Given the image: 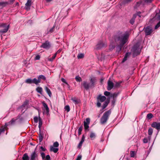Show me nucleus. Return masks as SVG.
Here are the masks:
<instances>
[{
  "label": "nucleus",
  "instance_id": "nucleus-1",
  "mask_svg": "<svg viewBox=\"0 0 160 160\" xmlns=\"http://www.w3.org/2000/svg\"><path fill=\"white\" fill-rule=\"evenodd\" d=\"M129 36V34L128 32H118L112 37L110 46H112V48H114L115 46V42L118 43L119 45L116 48V50L117 52H119L121 50L124 44L128 42Z\"/></svg>",
  "mask_w": 160,
  "mask_h": 160
},
{
  "label": "nucleus",
  "instance_id": "nucleus-2",
  "mask_svg": "<svg viewBox=\"0 0 160 160\" xmlns=\"http://www.w3.org/2000/svg\"><path fill=\"white\" fill-rule=\"evenodd\" d=\"M141 51L139 43H137L132 48L131 50V52L132 54V57L134 58L139 55Z\"/></svg>",
  "mask_w": 160,
  "mask_h": 160
},
{
  "label": "nucleus",
  "instance_id": "nucleus-3",
  "mask_svg": "<svg viewBox=\"0 0 160 160\" xmlns=\"http://www.w3.org/2000/svg\"><path fill=\"white\" fill-rule=\"evenodd\" d=\"M111 113V111L110 110L107 111L103 113L100 119V122L102 124H104L106 122Z\"/></svg>",
  "mask_w": 160,
  "mask_h": 160
},
{
  "label": "nucleus",
  "instance_id": "nucleus-4",
  "mask_svg": "<svg viewBox=\"0 0 160 160\" xmlns=\"http://www.w3.org/2000/svg\"><path fill=\"white\" fill-rule=\"evenodd\" d=\"M0 28H3L0 30V34L2 35L7 32L9 28V25H8L5 23H0Z\"/></svg>",
  "mask_w": 160,
  "mask_h": 160
},
{
  "label": "nucleus",
  "instance_id": "nucleus-5",
  "mask_svg": "<svg viewBox=\"0 0 160 160\" xmlns=\"http://www.w3.org/2000/svg\"><path fill=\"white\" fill-rule=\"evenodd\" d=\"M107 46V44L103 42L102 41H99L96 46V48L97 50L100 49L102 48L105 47Z\"/></svg>",
  "mask_w": 160,
  "mask_h": 160
},
{
  "label": "nucleus",
  "instance_id": "nucleus-6",
  "mask_svg": "<svg viewBox=\"0 0 160 160\" xmlns=\"http://www.w3.org/2000/svg\"><path fill=\"white\" fill-rule=\"evenodd\" d=\"M143 2L144 1H143V0H140L138 2H137L134 6V8L137 9L143 7L145 5Z\"/></svg>",
  "mask_w": 160,
  "mask_h": 160
},
{
  "label": "nucleus",
  "instance_id": "nucleus-7",
  "mask_svg": "<svg viewBox=\"0 0 160 160\" xmlns=\"http://www.w3.org/2000/svg\"><path fill=\"white\" fill-rule=\"evenodd\" d=\"M51 47V45L50 42L48 41H47L42 44L40 47L46 49H48L50 48Z\"/></svg>",
  "mask_w": 160,
  "mask_h": 160
},
{
  "label": "nucleus",
  "instance_id": "nucleus-8",
  "mask_svg": "<svg viewBox=\"0 0 160 160\" xmlns=\"http://www.w3.org/2000/svg\"><path fill=\"white\" fill-rule=\"evenodd\" d=\"M155 15L152 18V20H160V9H157L155 11Z\"/></svg>",
  "mask_w": 160,
  "mask_h": 160
},
{
  "label": "nucleus",
  "instance_id": "nucleus-9",
  "mask_svg": "<svg viewBox=\"0 0 160 160\" xmlns=\"http://www.w3.org/2000/svg\"><path fill=\"white\" fill-rule=\"evenodd\" d=\"M146 36H148L151 34L152 32V28L150 26H148L144 29Z\"/></svg>",
  "mask_w": 160,
  "mask_h": 160
},
{
  "label": "nucleus",
  "instance_id": "nucleus-10",
  "mask_svg": "<svg viewBox=\"0 0 160 160\" xmlns=\"http://www.w3.org/2000/svg\"><path fill=\"white\" fill-rule=\"evenodd\" d=\"M97 79L95 77H92L90 78V83H89L90 86L92 88H93L95 87L96 84L97 82Z\"/></svg>",
  "mask_w": 160,
  "mask_h": 160
},
{
  "label": "nucleus",
  "instance_id": "nucleus-11",
  "mask_svg": "<svg viewBox=\"0 0 160 160\" xmlns=\"http://www.w3.org/2000/svg\"><path fill=\"white\" fill-rule=\"evenodd\" d=\"M84 126L85 130L86 131L89 128V125L90 123V119L89 118H87L86 119V121L84 122Z\"/></svg>",
  "mask_w": 160,
  "mask_h": 160
},
{
  "label": "nucleus",
  "instance_id": "nucleus-12",
  "mask_svg": "<svg viewBox=\"0 0 160 160\" xmlns=\"http://www.w3.org/2000/svg\"><path fill=\"white\" fill-rule=\"evenodd\" d=\"M151 125L152 127L156 128L158 130H160V122H153Z\"/></svg>",
  "mask_w": 160,
  "mask_h": 160
},
{
  "label": "nucleus",
  "instance_id": "nucleus-13",
  "mask_svg": "<svg viewBox=\"0 0 160 160\" xmlns=\"http://www.w3.org/2000/svg\"><path fill=\"white\" fill-rule=\"evenodd\" d=\"M114 87L113 83L110 80H109L108 83V86L107 89L108 90H111Z\"/></svg>",
  "mask_w": 160,
  "mask_h": 160
},
{
  "label": "nucleus",
  "instance_id": "nucleus-14",
  "mask_svg": "<svg viewBox=\"0 0 160 160\" xmlns=\"http://www.w3.org/2000/svg\"><path fill=\"white\" fill-rule=\"evenodd\" d=\"M17 119L13 118L10 122L8 123H6L5 124L6 127H7L9 125H13L15 124L16 121Z\"/></svg>",
  "mask_w": 160,
  "mask_h": 160
},
{
  "label": "nucleus",
  "instance_id": "nucleus-15",
  "mask_svg": "<svg viewBox=\"0 0 160 160\" xmlns=\"http://www.w3.org/2000/svg\"><path fill=\"white\" fill-rule=\"evenodd\" d=\"M82 84L83 85L84 88L86 90H88L89 88H92L90 86V84L88 83L86 81H83Z\"/></svg>",
  "mask_w": 160,
  "mask_h": 160
},
{
  "label": "nucleus",
  "instance_id": "nucleus-16",
  "mask_svg": "<svg viewBox=\"0 0 160 160\" xmlns=\"http://www.w3.org/2000/svg\"><path fill=\"white\" fill-rule=\"evenodd\" d=\"M38 155L35 151L32 152L30 156V160H35L37 158Z\"/></svg>",
  "mask_w": 160,
  "mask_h": 160
},
{
  "label": "nucleus",
  "instance_id": "nucleus-17",
  "mask_svg": "<svg viewBox=\"0 0 160 160\" xmlns=\"http://www.w3.org/2000/svg\"><path fill=\"white\" fill-rule=\"evenodd\" d=\"M97 99L98 101L102 102L106 100V98L104 96H102L101 95H99Z\"/></svg>",
  "mask_w": 160,
  "mask_h": 160
},
{
  "label": "nucleus",
  "instance_id": "nucleus-18",
  "mask_svg": "<svg viewBox=\"0 0 160 160\" xmlns=\"http://www.w3.org/2000/svg\"><path fill=\"white\" fill-rule=\"evenodd\" d=\"M31 1L30 0H28L25 4V8L26 10H28L30 9V7L31 5Z\"/></svg>",
  "mask_w": 160,
  "mask_h": 160
},
{
  "label": "nucleus",
  "instance_id": "nucleus-19",
  "mask_svg": "<svg viewBox=\"0 0 160 160\" xmlns=\"http://www.w3.org/2000/svg\"><path fill=\"white\" fill-rule=\"evenodd\" d=\"M131 55V52H127L126 53L125 56L124 58H123V60H122V62L123 63L125 61H126L127 60L128 58Z\"/></svg>",
  "mask_w": 160,
  "mask_h": 160
},
{
  "label": "nucleus",
  "instance_id": "nucleus-20",
  "mask_svg": "<svg viewBox=\"0 0 160 160\" xmlns=\"http://www.w3.org/2000/svg\"><path fill=\"white\" fill-rule=\"evenodd\" d=\"M85 137L84 136V135H82L81 140L80 142L78 144V148L80 149L81 148V147L83 143L84 142V141H85Z\"/></svg>",
  "mask_w": 160,
  "mask_h": 160
},
{
  "label": "nucleus",
  "instance_id": "nucleus-21",
  "mask_svg": "<svg viewBox=\"0 0 160 160\" xmlns=\"http://www.w3.org/2000/svg\"><path fill=\"white\" fill-rule=\"evenodd\" d=\"M71 100L75 104H78L80 102V100L75 97L72 98Z\"/></svg>",
  "mask_w": 160,
  "mask_h": 160
},
{
  "label": "nucleus",
  "instance_id": "nucleus-22",
  "mask_svg": "<svg viewBox=\"0 0 160 160\" xmlns=\"http://www.w3.org/2000/svg\"><path fill=\"white\" fill-rule=\"evenodd\" d=\"M137 17V15L133 14L132 18L130 20L129 22L132 25H133L134 23L135 19Z\"/></svg>",
  "mask_w": 160,
  "mask_h": 160
},
{
  "label": "nucleus",
  "instance_id": "nucleus-23",
  "mask_svg": "<svg viewBox=\"0 0 160 160\" xmlns=\"http://www.w3.org/2000/svg\"><path fill=\"white\" fill-rule=\"evenodd\" d=\"M58 151V149L57 148H55L53 146H52L50 147V151L51 152H53L54 153L57 152Z\"/></svg>",
  "mask_w": 160,
  "mask_h": 160
},
{
  "label": "nucleus",
  "instance_id": "nucleus-24",
  "mask_svg": "<svg viewBox=\"0 0 160 160\" xmlns=\"http://www.w3.org/2000/svg\"><path fill=\"white\" fill-rule=\"evenodd\" d=\"M42 104L43 106L46 111L47 114H48L49 112V108L48 106V105L44 102H43Z\"/></svg>",
  "mask_w": 160,
  "mask_h": 160
},
{
  "label": "nucleus",
  "instance_id": "nucleus-25",
  "mask_svg": "<svg viewBox=\"0 0 160 160\" xmlns=\"http://www.w3.org/2000/svg\"><path fill=\"white\" fill-rule=\"evenodd\" d=\"M22 160H29V158L28 153H25L23 155L22 158Z\"/></svg>",
  "mask_w": 160,
  "mask_h": 160
},
{
  "label": "nucleus",
  "instance_id": "nucleus-26",
  "mask_svg": "<svg viewBox=\"0 0 160 160\" xmlns=\"http://www.w3.org/2000/svg\"><path fill=\"white\" fill-rule=\"evenodd\" d=\"M9 4V3L7 1L1 2H0V7H4L8 5Z\"/></svg>",
  "mask_w": 160,
  "mask_h": 160
},
{
  "label": "nucleus",
  "instance_id": "nucleus-27",
  "mask_svg": "<svg viewBox=\"0 0 160 160\" xmlns=\"http://www.w3.org/2000/svg\"><path fill=\"white\" fill-rule=\"evenodd\" d=\"M28 100H26L23 103V104L18 108V109H23V108H25V107L28 105Z\"/></svg>",
  "mask_w": 160,
  "mask_h": 160
},
{
  "label": "nucleus",
  "instance_id": "nucleus-28",
  "mask_svg": "<svg viewBox=\"0 0 160 160\" xmlns=\"http://www.w3.org/2000/svg\"><path fill=\"white\" fill-rule=\"evenodd\" d=\"M38 79L39 81L41 82V80H43L44 81H45L46 80V78L45 76L43 75H39L38 77Z\"/></svg>",
  "mask_w": 160,
  "mask_h": 160
},
{
  "label": "nucleus",
  "instance_id": "nucleus-29",
  "mask_svg": "<svg viewBox=\"0 0 160 160\" xmlns=\"http://www.w3.org/2000/svg\"><path fill=\"white\" fill-rule=\"evenodd\" d=\"M45 90L46 92H47V93L48 94L49 96L50 97H51V96L52 95V93H51L50 89L47 87H45Z\"/></svg>",
  "mask_w": 160,
  "mask_h": 160
},
{
  "label": "nucleus",
  "instance_id": "nucleus-30",
  "mask_svg": "<svg viewBox=\"0 0 160 160\" xmlns=\"http://www.w3.org/2000/svg\"><path fill=\"white\" fill-rule=\"evenodd\" d=\"M40 82V81H39L38 79H37L36 78H34L33 80H32V83H34L36 85H37Z\"/></svg>",
  "mask_w": 160,
  "mask_h": 160
},
{
  "label": "nucleus",
  "instance_id": "nucleus-31",
  "mask_svg": "<svg viewBox=\"0 0 160 160\" xmlns=\"http://www.w3.org/2000/svg\"><path fill=\"white\" fill-rule=\"evenodd\" d=\"M90 137L92 140L94 139L96 137V135L95 133L93 132H91L90 135Z\"/></svg>",
  "mask_w": 160,
  "mask_h": 160
},
{
  "label": "nucleus",
  "instance_id": "nucleus-32",
  "mask_svg": "<svg viewBox=\"0 0 160 160\" xmlns=\"http://www.w3.org/2000/svg\"><path fill=\"white\" fill-rule=\"evenodd\" d=\"M151 138V136H149L148 138H145L143 140V142L144 143H146L148 142V140H150Z\"/></svg>",
  "mask_w": 160,
  "mask_h": 160
},
{
  "label": "nucleus",
  "instance_id": "nucleus-33",
  "mask_svg": "<svg viewBox=\"0 0 160 160\" xmlns=\"http://www.w3.org/2000/svg\"><path fill=\"white\" fill-rule=\"evenodd\" d=\"M36 91L40 93L41 94H42V88L39 87H38L36 88Z\"/></svg>",
  "mask_w": 160,
  "mask_h": 160
},
{
  "label": "nucleus",
  "instance_id": "nucleus-34",
  "mask_svg": "<svg viewBox=\"0 0 160 160\" xmlns=\"http://www.w3.org/2000/svg\"><path fill=\"white\" fill-rule=\"evenodd\" d=\"M109 102V101H105L103 105L102 106V109H104L107 107Z\"/></svg>",
  "mask_w": 160,
  "mask_h": 160
},
{
  "label": "nucleus",
  "instance_id": "nucleus-35",
  "mask_svg": "<svg viewBox=\"0 0 160 160\" xmlns=\"http://www.w3.org/2000/svg\"><path fill=\"white\" fill-rule=\"evenodd\" d=\"M56 55L57 53H55L52 58L48 59V60L51 62L55 58Z\"/></svg>",
  "mask_w": 160,
  "mask_h": 160
},
{
  "label": "nucleus",
  "instance_id": "nucleus-36",
  "mask_svg": "<svg viewBox=\"0 0 160 160\" xmlns=\"http://www.w3.org/2000/svg\"><path fill=\"white\" fill-rule=\"evenodd\" d=\"M42 121L41 118H39V125L38 127L39 128H40L42 125Z\"/></svg>",
  "mask_w": 160,
  "mask_h": 160
},
{
  "label": "nucleus",
  "instance_id": "nucleus-37",
  "mask_svg": "<svg viewBox=\"0 0 160 160\" xmlns=\"http://www.w3.org/2000/svg\"><path fill=\"white\" fill-rule=\"evenodd\" d=\"M153 130L152 128H149L148 130V134L149 136H151L153 133Z\"/></svg>",
  "mask_w": 160,
  "mask_h": 160
},
{
  "label": "nucleus",
  "instance_id": "nucleus-38",
  "mask_svg": "<svg viewBox=\"0 0 160 160\" xmlns=\"http://www.w3.org/2000/svg\"><path fill=\"white\" fill-rule=\"evenodd\" d=\"M75 79L78 82H80L82 81V79L81 78L78 76H76L75 78Z\"/></svg>",
  "mask_w": 160,
  "mask_h": 160
},
{
  "label": "nucleus",
  "instance_id": "nucleus-39",
  "mask_svg": "<svg viewBox=\"0 0 160 160\" xmlns=\"http://www.w3.org/2000/svg\"><path fill=\"white\" fill-rule=\"evenodd\" d=\"M153 117V115L151 113H149L147 115V118L148 119H151Z\"/></svg>",
  "mask_w": 160,
  "mask_h": 160
},
{
  "label": "nucleus",
  "instance_id": "nucleus-40",
  "mask_svg": "<svg viewBox=\"0 0 160 160\" xmlns=\"http://www.w3.org/2000/svg\"><path fill=\"white\" fill-rule=\"evenodd\" d=\"M122 83V81H120L119 82H116L115 85V87H119L120 86L121 84Z\"/></svg>",
  "mask_w": 160,
  "mask_h": 160
},
{
  "label": "nucleus",
  "instance_id": "nucleus-41",
  "mask_svg": "<svg viewBox=\"0 0 160 160\" xmlns=\"http://www.w3.org/2000/svg\"><path fill=\"white\" fill-rule=\"evenodd\" d=\"M55 27V26H54L49 31H48V34L54 31Z\"/></svg>",
  "mask_w": 160,
  "mask_h": 160
},
{
  "label": "nucleus",
  "instance_id": "nucleus-42",
  "mask_svg": "<svg viewBox=\"0 0 160 160\" xmlns=\"http://www.w3.org/2000/svg\"><path fill=\"white\" fill-rule=\"evenodd\" d=\"M64 109L68 112H69L70 110V108L69 105H67L65 106L64 107Z\"/></svg>",
  "mask_w": 160,
  "mask_h": 160
},
{
  "label": "nucleus",
  "instance_id": "nucleus-43",
  "mask_svg": "<svg viewBox=\"0 0 160 160\" xmlns=\"http://www.w3.org/2000/svg\"><path fill=\"white\" fill-rule=\"evenodd\" d=\"M25 82L31 84L32 83V80L30 78H28L26 80Z\"/></svg>",
  "mask_w": 160,
  "mask_h": 160
},
{
  "label": "nucleus",
  "instance_id": "nucleus-44",
  "mask_svg": "<svg viewBox=\"0 0 160 160\" xmlns=\"http://www.w3.org/2000/svg\"><path fill=\"white\" fill-rule=\"evenodd\" d=\"M130 156L131 157H134L135 155V153L134 151H131L130 152Z\"/></svg>",
  "mask_w": 160,
  "mask_h": 160
},
{
  "label": "nucleus",
  "instance_id": "nucleus-45",
  "mask_svg": "<svg viewBox=\"0 0 160 160\" xmlns=\"http://www.w3.org/2000/svg\"><path fill=\"white\" fill-rule=\"evenodd\" d=\"M59 146V143L58 142H54L53 145V146H53V147L57 148Z\"/></svg>",
  "mask_w": 160,
  "mask_h": 160
},
{
  "label": "nucleus",
  "instance_id": "nucleus-46",
  "mask_svg": "<svg viewBox=\"0 0 160 160\" xmlns=\"http://www.w3.org/2000/svg\"><path fill=\"white\" fill-rule=\"evenodd\" d=\"M5 127H6L5 126V127H2L0 128V134H1V133L2 132H4V131L5 130Z\"/></svg>",
  "mask_w": 160,
  "mask_h": 160
},
{
  "label": "nucleus",
  "instance_id": "nucleus-47",
  "mask_svg": "<svg viewBox=\"0 0 160 160\" xmlns=\"http://www.w3.org/2000/svg\"><path fill=\"white\" fill-rule=\"evenodd\" d=\"M153 0H143L144 4L151 2Z\"/></svg>",
  "mask_w": 160,
  "mask_h": 160
},
{
  "label": "nucleus",
  "instance_id": "nucleus-48",
  "mask_svg": "<svg viewBox=\"0 0 160 160\" xmlns=\"http://www.w3.org/2000/svg\"><path fill=\"white\" fill-rule=\"evenodd\" d=\"M39 140L40 142H41L43 139V136L41 134L39 133Z\"/></svg>",
  "mask_w": 160,
  "mask_h": 160
},
{
  "label": "nucleus",
  "instance_id": "nucleus-49",
  "mask_svg": "<svg viewBox=\"0 0 160 160\" xmlns=\"http://www.w3.org/2000/svg\"><path fill=\"white\" fill-rule=\"evenodd\" d=\"M84 55L82 53H80L79 54L78 56V58H83Z\"/></svg>",
  "mask_w": 160,
  "mask_h": 160
},
{
  "label": "nucleus",
  "instance_id": "nucleus-50",
  "mask_svg": "<svg viewBox=\"0 0 160 160\" xmlns=\"http://www.w3.org/2000/svg\"><path fill=\"white\" fill-rule=\"evenodd\" d=\"M118 94L116 93H114L113 94H112L111 97H112L113 98H116L118 96Z\"/></svg>",
  "mask_w": 160,
  "mask_h": 160
},
{
  "label": "nucleus",
  "instance_id": "nucleus-51",
  "mask_svg": "<svg viewBox=\"0 0 160 160\" xmlns=\"http://www.w3.org/2000/svg\"><path fill=\"white\" fill-rule=\"evenodd\" d=\"M110 93L108 91H105L104 92V95L106 96H108L110 95Z\"/></svg>",
  "mask_w": 160,
  "mask_h": 160
},
{
  "label": "nucleus",
  "instance_id": "nucleus-52",
  "mask_svg": "<svg viewBox=\"0 0 160 160\" xmlns=\"http://www.w3.org/2000/svg\"><path fill=\"white\" fill-rule=\"evenodd\" d=\"M33 120L34 122L37 123L38 120V118L37 117H35L33 118Z\"/></svg>",
  "mask_w": 160,
  "mask_h": 160
},
{
  "label": "nucleus",
  "instance_id": "nucleus-53",
  "mask_svg": "<svg viewBox=\"0 0 160 160\" xmlns=\"http://www.w3.org/2000/svg\"><path fill=\"white\" fill-rule=\"evenodd\" d=\"M61 81L62 82L66 83L68 86H69L68 83L66 82V80L64 78H62L61 79Z\"/></svg>",
  "mask_w": 160,
  "mask_h": 160
},
{
  "label": "nucleus",
  "instance_id": "nucleus-54",
  "mask_svg": "<svg viewBox=\"0 0 160 160\" xmlns=\"http://www.w3.org/2000/svg\"><path fill=\"white\" fill-rule=\"evenodd\" d=\"M40 56L39 55H38L35 57L34 59L35 60H39L40 59Z\"/></svg>",
  "mask_w": 160,
  "mask_h": 160
},
{
  "label": "nucleus",
  "instance_id": "nucleus-55",
  "mask_svg": "<svg viewBox=\"0 0 160 160\" xmlns=\"http://www.w3.org/2000/svg\"><path fill=\"white\" fill-rule=\"evenodd\" d=\"M160 26V21L157 24L155 27V29L158 28Z\"/></svg>",
  "mask_w": 160,
  "mask_h": 160
},
{
  "label": "nucleus",
  "instance_id": "nucleus-56",
  "mask_svg": "<svg viewBox=\"0 0 160 160\" xmlns=\"http://www.w3.org/2000/svg\"><path fill=\"white\" fill-rule=\"evenodd\" d=\"M115 102L116 99H115V98H113V100L112 101V105H113V106H114V105L115 104Z\"/></svg>",
  "mask_w": 160,
  "mask_h": 160
},
{
  "label": "nucleus",
  "instance_id": "nucleus-57",
  "mask_svg": "<svg viewBox=\"0 0 160 160\" xmlns=\"http://www.w3.org/2000/svg\"><path fill=\"white\" fill-rule=\"evenodd\" d=\"M41 154L42 159H44L45 158V153L43 152H42L41 153Z\"/></svg>",
  "mask_w": 160,
  "mask_h": 160
},
{
  "label": "nucleus",
  "instance_id": "nucleus-58",
  "mask_svg": "<svg viewBox=\"0 0 160 160\" xmlns=\"http://www.w3.org/2000/svg\"><path fill=\"white\" fill-rule=\"evenodd\" d=\"M40 149L43 151H45L46 150V149L45 148H43L42 146L40 147Z\"/></svg>",
  "mask_w": 160,
  "mask_h": 160
},
{
  "label": "nucleus",
  "instance_id": "nucleus-59",
  "mask_svg": "<svg viewBox=\"0 0 160 160\" xmlns=\"http://www.w3.org/2000/svg\"><path fill=\"white\" fill-rule=\"evenodd\" d=\"M46 160H50V157L49 155H46Z\"/></svg>",
  "mask_w": 160,
  "mask_h": 160
},
{
  "label": "nucleus",
  "instance_id": "nucleus-60",
  "mask_svg": "<svg viewBox=\"0 0 160 160\" xmlns=\"http://www.w3.org/2000/svg\"><path fill=\"white\" fill-rule=\"evenodd\" d=\"M97 105L98 107H100L101 106V104L100 101H98V102L97 104Z\"/></svg>",
  "mask_w": 160,
  "mask_h": 160
},
{
  "label": "nucleus",
  "instance_id": "nucleus-61",
  "mask_svg": "<svg viewBox=\"0 0 160 160\" xmlns=\"http://www.w3.org/2000/svg\"><path fill=\"white\" fill-rule=\"evenodd\" d=\"M82 129V126H80L78 129V132H81Z\"/></svg>",
  "mask_w": 160,
  "mask_h": 160
},
{
  "label": "nucleus",
  "instance_id": "nucleus-62",
  "mask_svg": "<svg viewBox=\"0 0 160 160\" xmlns=\"http://www.w3.org/2000/svg\"><path fill=\"white\" fill-rule=\"evenodd\" d=\"M141 12H138L136 14H135L137 15V16H138L139 17H141V15H140V14H141Z\"/></svg>",
  "mask_w": 160,
  "mask_h": 160
},
{
  "label": "nucleus",
  "instance_id": "nucleus-63",
  "mask_svg": "<svg viewBox=\"0 0 160 160\" xmlns=\"http://www.w3.org/2000/svg\"><path fill=\"white\" fill-rule=\"evenodd\" d=\"M82 157L81 156H79L77 158L76 160H80L81 159Z\"/></svg>",
  "mask_w": 160,
  "mask_h": 160
},
{
  "label": "nucleus",
  "instance_id": "nucleus-64",
  "mask_svg": "<svg viewBox=\"0 0 160 160\" xmlns=\"http://www.w3.org/2000/svg\"><path fill=\"white\" fill-rule=\"evenodd\" d=\"M124 0V2L125 3L128 2H131L132 1V0Z\"/></svg>",
  "mask_w": 160,
  "mask_h": 160
}]
</instances>
